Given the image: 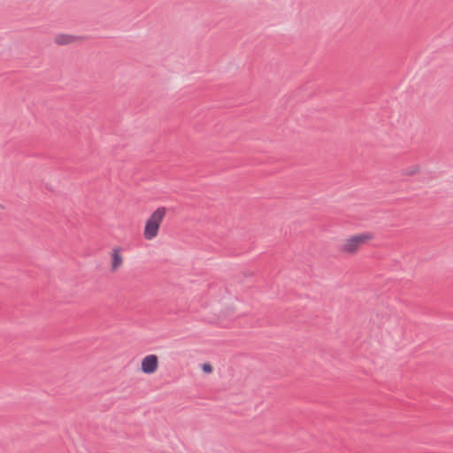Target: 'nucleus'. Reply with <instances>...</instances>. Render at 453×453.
I'll use <instances>...</instances> for the list:
<instances>
[{"instance_id": "obj_1", "label": "nucleus", "mask_w": 453, "mask_h": 453, "mask_svg": "<svg viewBox=\"0 0 453 453\" xmlns=\"http://www.w3.org/2000/svg\"><path fill=\"white\" fill-rule=\"evenodd\" d=\"M372 235L370 234H361L348 238L341 248V250L349 254H354L358 250L361 244L370 240Z\"/></svg>"}, {"instance_id": "obj_2", "label": "nucleus", "mask_w": 453, "mask_h": 453, "mask_svg": "<svg viewBox=\"0 0 453 453\" xmlns=\"http://www.w3.org/2000/svg\"><path fill=\"white\" fill-rule=\"evenodd\" d=\"M158 366V358L156 355H148L142 361V371L144 373L151 374L155 372Z\"/></svg>"}, {"instance_id": "obj_3", "label": "nucleus", "mask_w": 453, "mask_h": 453, "mask_svg": "<svg viewBox=\"0 0 453 453\" xmlns=\"http://www.w3.org/2000/svg\"><path fill=\"white\" fill-rule=\"evenodd\" d=\"M80 37L69 34H58L54 37V42L58 45H70L76 43L80 41Z\"/></svg>"}, {"instance_id": "obj_4", "label": "nucleus", "mask_w": 453, "mask_h": 453, "mask_svg": "<svg viewBox=\"0 0 453 453\" xmlns=\"http://www.w3.org/2000/svg\"><path fill=\"white\" fill-rule=\"evenodd\" d=\"M159 227L160 226L157 224L147 219L143 233L144 238L148 241L154 239L158 234Z\"/></svg>"}, {"instance_id": "obj_5", "label": "nucleus", "mask_w": 453, "mask_h": 453, "mask_svg": "<svg viewBox=\"0 0 453 453\" xmlns=\"http://www.w3.org/2000/svg\"><path fill=\"white\" fill-rule=\"evenodd\" d=\"M121 248L116 247L111 252V270L116 271L123 263V258L120 255Z\"/></svg>"}, {"instance_id": "obj_6", "label": "nucleus", "mask_w": 453, "mask_h": 453, "mask_svg": "<svg viewBox=\"0 0 453 453\" xmlns=\"http://www.w3.org/2000/svg\"><path fill=\"white\" fill-rule=\"evenodd\" d=\"M166 213L165 207H158L148 219L160 226Z\"/></svg>"}, {"instance_id": "obj_7", "label": "nucleus", "mask_w": 453, "mask_h": 453, "mask_svg": "<svg viewBox=\"0 0 453 453\" xmlns=\"http://www.w3.org/2000/svg\"><path fill=\"white\" fill-rule=\"evenodd\" d=\"M420 172H421V166L419 165H413L409 166L405 170V174L408 176H414V175L420 173Z\"/></svg>"}, {"instance_id": "obj_8", "label": "nucleus", "mask_w": 453, "mask_h": 453, "mask_svg": "<svg viewBox=\"0 0 453 453\" xmlns=\"http://www.w3.org/2000/svg\"><path fill=\"white\" fill-rule=\"evenodd\" d=\"M202 370L205 372V373H211L212 372V366L211 364L209 363H205L202 366Z\"/></svg>"}, {"instance_id": "obj_9", "label": "nucleus", "mask_w": 453, "mask_h": 453, "mask_svg": "<svg viewBox=\"0 0 453 453\" xmlns=\"http://www.w3.org/2000/svg\"><path fill=\"white\" fill-rule=\"evenodd\" d=\"M3 208H4V206H2V205L0 204V209H3Z\"/></svg>"}]
</instances>
